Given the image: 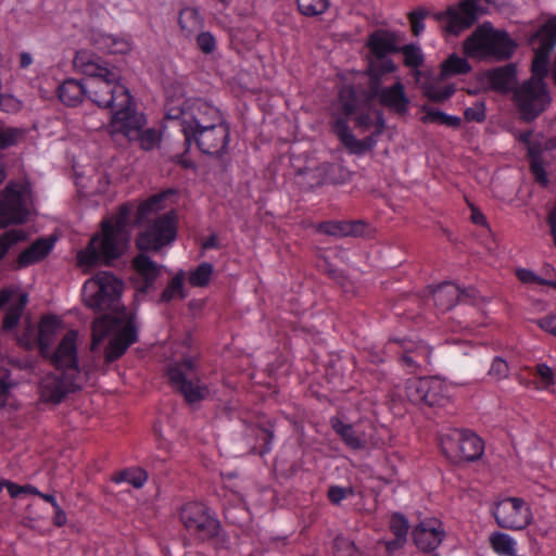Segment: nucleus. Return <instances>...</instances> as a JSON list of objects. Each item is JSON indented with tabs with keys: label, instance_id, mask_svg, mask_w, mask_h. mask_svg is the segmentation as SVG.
Returning a JSON list of instances; mask_svg holds the SVG:
<instances>
[{
	"label": "nucleus",
	"instance_id": "8fccbe9b",
	"mask_svg": "<svg viewBox=\"0 0 556 556\" xmlns=\"http://www.w3.org/2000/svg\"><path fill=\"white\" fill-rule=\"evenodd\" d=\"M389 528L394 538L407 541L409 522L402 513H393L391 515Z\"/></svg>",
	"mask_w": 556,
	"mask_h": 556
},
{
	"label": "nucleus",
	"instance_id": "20e7f679",
	"mask_svg": "<svg viewBox=\"0 0 556 556\" xmlns=\"http://www.w3.org/2000/svg\"><path fill=\"white\" fill-rule=\"evenodd\" d=\"M110 337L104 349L105 363L119 359L127 350L139 341L137 316L124 307L114 315H104L93 323L94 341Z\"/></svg>",
	"mask_w": 556,
	"mask_h": 556
},
{
	"label": "nucleus",
	"instance_id": "7c9ffc66",
	"mask_svg": "<svg viewBox=\"0 0 556 556\" xmlns=\"http://www.w3.org/2000/svg\"><path fill=\"white\" fill-rule=\"evenodd\" d=\"M228 142L229 141H216V143L213 144L212 141H184V146L186 147L185 153L175 154L173 161L184 168H193L194 163L186 155L193 143L203 154L219 155L226 149Z\"/></svg>",
	"mask_w": 556,
	"mask_h": 556
},
{
	"label": "nucleus",
	"instance_id": "72a5a7b5",
	"mask_svg": "<svg viewBox=\"0 0 556 556\" xmlns=\"http://www.w3.org/2000/svg\"><path fill=\"white\" fill-rule=\"evenodd\" d=\"M60 319L55 315H46L39 324L38 344L42 354L49 349L52 337L60 327Z\"/></svg>",
	"mask_w": 556,
	"mask_h": 556
},
{
	"label": "nucleus",
	"instance_id": "de8ad7c7",
	"mask_svg": "<svg viewBox=\"0 0 556 556\" xmlns=\"http://www.w3.org/2000/svg\"><path fill=\"white\" fill-rule=\"evenodd\" d=\"M424 123H434L439 125L458 126L460 119L456 116L447 115L439 110L425 109V115L422 116Z\"/></svg>",
	"mask_w": 556,
	"mask_h": 556
},
{
	"label": "nucleus",
	"instance_id": "423d86ee",
	"mask_svg": "<svg viewBox=\"0 0 556 556\" xmlns=\"http://www.w3.org/2000/svg\"><path fill=\"white\" fill-rule=\"evenodd\" d=\"M367 76L372 81H380L383 76L397 71V65L391 59L392 54L399 53L400 37L396 33L376 29L367 39Z\"/></svg>",
	"mask_w": 556,
	"mask_h": 556
},
{
	"label": "nucleus",
	"instance_id": "4be33fe9",
	"mask_svg": "<svg viewBox=\"0 0 556 556\" xmlns=\"http://www.w3.org/2000/svg\"><path fill=\"white\" fill-rule=\"evenodd\" d=\"M71 391L72 382L64 374H47L38 384L39 402L53 406L59 405Z\"/></svg>",
	"mask_w": 556,
	"mask_h": 556
},
{
	"label": "nucleus",
	"instance_id": "dca6fc26",
	"mask_svg": "<svg viewBox=\"0 0 556 556\" xmlns=\"http://www.w3.org/2000/svg\"><path fill=\"white\" fill-rule=\"evenodd\" d=\"M407 399L418 405L444 406L448 402L447 387L437 377L409 378L405 383Z\"/></svg>",
	"mask_w": 556,
	"mask_h": 556
},
{
	"label": "nucleus",
	"instance_id": "a211bd4d",
	"mask_svg": "<svg viewBox=\"0 0 556 556\" xmlns=\"http://www.w3.org/2000/svg\"><path fill=\"white\" fill-rule=\"evenodd\" d=\"M395 353L400 356L402 366L409 372H415L430 362L431 348L421 340L412 338H391L384 353Z\"/></svg>",
	"mask_w": 556,
	"mask_h": 556
},
{
	"label": "nucleus",
	"instance_id": "9b49d317",
	"mask_svg": "<svg viewBox=\"0 0 556 556\" xmlns=\"http://www.w3.org/2000/svg\"><path fill=\"white\" fill-rule=\"evenodd\" d=\"M122 281L110 271H100L84 285L83 295L87 306L97 311L109 309L118 302Z\"/></svg>",
	"mask_w": 556,
	"mask_h": 556
},
{
	"label": "nucleus",
	"instance_id": "b1692460",
	"mask_svg": "<svg viewBox=\"0 0 556 556\" xmlns=\"http://www.w3.org/2000/svg\"><path fill=\"white\" fill-rule=\"evenodd\" d=\"M74 66L87 77L85 80L104 77L117 72L115 68H110L109 63L101 56L88 50H79L76 52Z\"/></svg>",
	"mask_w": 556,
	"mask_h": 556
},
{
	"label": "nucleus",
	"instance_id": "c756f323",
	"mask_svg": "<svg viewBox=\"0 0 556 556\" xmlns=\"http://www.w3.org/2000/svg\"><path fill=\"white\" fill-rule=\"evenodd\" d=\"M517 78V67L509 63L488 73V81L491 88L498 92H508L511 90Z\"/></svg>",
	"mask_w": 556,
	"mask_h": 556
},
{
	"label": "nucleus",
	"instance_id": "5701e85b",
	"mask_svg": "<svg viewBox=\"0 0 556 556\" xmlns=\"http://www.w3.org/2000/svg\"><path fill=\"white\" fill-rule=\"evenodd\" d=\"M50 362L58 370L78 368L77 332L75 330H70L64 334L52 353Z\"/></svg>",
	"mask_w": 556,
	"mask_h": 556
},
{
	"label": "nucleus",
	"instance_id": "338daca9",
	"mask_svg": "<svg viewBox=\"0 0 556 556\" xmlns=\"http://www.w3.org/2000/svg\"><path fill=\"white\" fill-rule=\"evenodd\" d=\"M406 542V540L393 538L392 540L382 541L380 544L383 545L386 553L391 556L401 551Z\"/></svg>",
	"mask_w": 556,
	"mask_h": 556
},
{
	"label": "nucleus",
	"instance_id": "4c0bfd02",
	"mask_svg": "<svg viewBox=\"0 0 556 556\" xmlns=\"http://www.w3.org/2000/svg\"><path fill=\"white\" fill-rule=\"evenodd\" d=\"M441 71L445 77L465 75L471 71V65L465 58L453 53L442 63Z\"/></svg>",
	"mask_w": 556,
	"mask_h": 556
},
{
	"label": "nucleus",
	"instance_id": "37998d69",
	"mask_svg": "<svg viewBox=\"0 0 556 556\" xmlns=\"http://www.w3.org/2000/svg\"><path fill=\"white\" fill-rule=\"evenodd\" d=\"M25 240L26 233L21 229H11L0 235V262L15 244Z\"/></svg>",
	"mask_w": 556,
	"mask_h": 556
},
{
	"label": "nucleus",
	"instance_id": "bb28decb",
	"mask_svg": "<svg viewBox=\"0 0 556 556\" xmlns=\"http://www.w3.org/2000/svg\"><path fill=\"white\" fill-rule=\"evenodd\" d=\"M332 430L340 435L344 444L351 450H363L367 446V438L358 432L351 424H344L339 417L330 419Z\"/></svg>",
	"mask_w": 556,
	"mask_h": 556
},
{
	"label": "nucleus",
	"instance_id": "39448f33",
	"mask_svg": "<svg viewBox=\"0 0 556 556\" xmlns=\"http://www.w3.org/2000/svg\"><path fill=\"white\" fill-rule=\"evenodd\" d=\"M518 48L517 41L503 29L494 28L490 22L479 25L463 42V51L468 58L509 60Z\"/></svg>",
	"mask_w": 556,
	"mask_h": 556
},
{
	"label": "nucleus",
	"instance_id": "864d4df0",
	"mask_svg": "<svg viewBox=\"0 0 556 556\" xmlns=\"http://www.w3.org/2000/svg\"><path fill=\"white\" fill-rule=\"evenodd\" d=\"M354 491L352 488L341 485H331L327 491V498L333 505H340L342 501L352 496Z\"/></svg>",
	"mask_w": 556,
	"mask_h": 556
},
{
	"label": "nucleus",
	"instance_id": "6e6d98bb",
	"mask_svg": "<svg viewBox=\"0 0 556 556\" xmlns=\"http://www.w3.org/2000/svg\"><path fill=\"white\" fill-rule=\"evenodd\" d=\"M357 124L366 129H368L371 125L375 124L376 131L378 132L380 128H383L384 121L380 114L374 112L361 114L357 117Z\"/></svg>",
	"mask_w": 556,
	"mask_h": 556
},
{
	"label": "nucleus",
	"instance_id": "7ed1b4c3",
	"mask_svg": "<svg viewBox=\"0 0 556 556\" xmlns=\"http://www.w3.org/2000/svg\"><path fill=\"white\" fill-rule=\"evenodd\" d=\"M135 216V204L127 202L101 222V231L91 237L85 249L77 253V265L85 271L121 258L128 243V228Z\"/></svg>",
	"mask_w": 556,
	"mask_h": 556
},
{
	"label": "nucleus",
	"instance_id": "4468645a",
	"mask_svg": "<svg viewBox=\"0 0 556 556\" xmlns=\"http://www.w3.org/2000/svg\"><path fill=\"white\" fill-rule=\"evenodd\" d=\"M479 11V5L473 0H460L457 4L434 13L433 17L441 24L444 37H457L475 25Z\"/></svg>",
	"mask_w": 556,
	"mask_h": 556
},
{
	"label": "nucleus",
	"instance_id": "9d476101",
	"mask_svg": "<svg viewBox=\"0 0 556 556\" xmlns=\"http://www.w3.org/2000/svg\"><path fill=\"white\" fill-rule=\"evenodd\" d=\"M528 45L534 50L531 64L532 76L528 80L545 83L548 75V61L556 46V16L549 18L528 38Z\"/></svg>",
	"mask_w": 556,
	"mask_h": 556
},
{
	"label": "nucleus",
	"instance_id": "6e6552de",
	"mask_svg": "<svg viewBox=\"0 0 556 556\" xmlns=\"http://www.w3.org/2000/svg\"><path fill=\"white\" fill-rule=\"evenodd\" d=\"M178 515L186 533L197 542L204 543L214 540L222 529L216 514L202 502L185 503Z\"/></svg>",
	"mask_w": 556,
	"mask_h": 556
},
{
	"label": "nucleus",
	"instance_id": "09e8293b",
	"mask_svg": "<svg viewBox=\"0 0 556 556\" xmlns=\"http://www.w3.org/2000/svg\"><path fill=\"white\" fill-rule=\"evenodd\" d=\"M377 141H339V152L350 155H361L370 152Z\"/></svg>",
	"mask_w": 556,
	"mask_h": 556
},
{
	"label": "nucleus",
	"instance_id": "c85d7f7f",
	"mask_svg": "<svg viewBox=\"0 0 556 556\" xmlns=\"http://www.w3.org/2000/svg\"><path fill=\"white\" fill-rule=\"evenodd\" d=\"M87 80L65 79L58 88L60 101L67 106H76L87 97Z\"/></svg>",
	"mask_w": 556,
	"mask_h": 556
},
{
	"label": "nucleus",
	"instance_id": "0eeeda50",
	"mask_svg": "<svg viewBox=\"0 0 556 556\" xmlns=\"http://www.w3.org/2000/svg\"><path fill=\"white\" fill-rule=\"evenodd\" d=\"M169 386L179 392L188 404L205 400L210 390L201 380L199 366L193 358H184L170 364L166 369Z\"/></svg>",
	"mask_w": 556,
	"mask_h": 556
},
{
	"label": "nucleus",
	"instance_id": "393cba45",
	"mask_svg": "<svg viewBox=\"0 0 556 556\" xmlns=\"http://www.w3.org/2000/svg\"><path fill=\"white\" fill-rule=\"evenodd\" d=\"M53 238H38L23 250L14 262V269H23L45 260L54 248Z\"/></svg>",
	"mask_w": 556,
	"mask_h": 556
},
{
	"label": "nucleus",
	"instance_id": "052dcab7",
	"mask_svg": "<svg viewBox=\"0 0 556 556\" xmlns=\"http://www.w3.org/2000/svg\"><path fill=\"white\" fill-rule=\"evenodd\" d=\"M7 490H8L9 495L12 498H16L23 494H31V495L39 494V490L31 484L20 485L15 482H12V483H8Z\"/></svg>",
	"mask_w": 556,
	"mask_h": 556
},
{
	"label": "nucleus",
	"instance_id": "1a4fd4ad",
	"mask_svg": "<svg viewBox=\"0 0 556 556\" xmlns=\"http://www.w3.org/2000/svg\"><path fill=\"white\" fill-rule=\"evenodd\" d=\"M28 185L10 181L0 191V228L22 225L28 220L29 211Z\"/></svg>",
	"mask_w": 556,
	"mask_h": 556
},
{
	"label": "nucleus",
	"instance_id": "79ce46f5",
	"mask_svg": "<svg viewBox=\"0 0 556 556\" xmlns=\"http://www.w3.org/2000/svg\"><path fill=\"white\" fill-rule=\"evenodd\" d=\"M161 202V195H152L142 201L137 207L135 206L134 224L139 225L143 223L152 213L159 210Z\"/></svg>",
	"mask_w": 556,
	"mask_h": 556
},
{
	"label": "nucleus",
	"instance_id": "e2e57ef3",
	"mask_svg": "<svg viewBox=\"0 0 556 556\" xmlns=\"http://www.w3.org/2000/svg\"><path fill=\"white\" fill-rule=\"evenodd\" d=\"M464 116L468 122H482L485 118V110L483 103H478L471 108H467Z\"/></svg>",
	"mask_w": 556,
	"mask_h": 556
},
{
	"label": "nucleus",
	"instance_id": "f704fd0d",
	"mask_svg": "<svg viewBox=\"0 0 556 556\" xmlns=\"http://www.w3.org/2000/svg\"><path fill=\"white\" fill-rule=\"evenodd\" d=\"M493 551L500 556H516L517 541L509 534L504 532H493L489 539Z\"/></svg>",
	"mask_w": 556,
	"mask_h": 556
},
{
	"label": "nucleus",
	"instance_id": "ea45409f",
	"mask_svg": "<svg viewBox=\"0 0 556 556\" xmlns=\"http://www.w3.org/2000/svg\"><path fill=\"white\" fill-rule=\"evenodd\" d=\"M533 377L536 380V389L539 390H549L556 384L555 370L545 363L534 366Z\"/></svg>",
	"mask_w": 556,
	"mask_h": 556
},
{
	"label": "nucleus",
	"instance_id": "412c9836",
	"mask_svg": "<svg viewBox=\"0 0 556 556\" xmlns=\"http://www.w3.org/2000/svg\"><path fill=\"white\" fill-rule=\"evenodd\" d=\"M472 288L460 289L456 283L445 281L432 290L434 305L441 312L453 308L457 303L472 304L476 299Z\"/></svg>",
	"mask_w": 556,
	"mask_h": 556
},
{
	"label": "nucleus",
	"instance_id": "69168bd1",
	"mask_svg": "<svg viewBox=\"0 0 556 556\" xmlns=\"http://www.w3.org/2000/svg\"><path fill=\"white\" fill-rule=\"evenodd\" d=\"M517 277L520 281L529 283V282H535L539 285H547L549 280L542 279L538 277L533 271L525 268H520L517 270Z\"/></svg>",
	"mask_w": 556,
	"mask_h": 556
},
{
	"label": "nucleus",
	"instance_id": "f3484780",
	"mask_svg": "<svg viewBox=\"0 0 556 556\" xmlns=\"http://www.w3.org/2000/svg\"><path fill=\"white\" fill-rule=\"evenodd\" d=\"M516 105L525 121H533L549 104L551 97L546 83L525 80L514 93Z\"/></svg>",
	"mask_w": 556,
	"mask_h": 556
},
{
	"label": "nucleus",
	"instance_id": "13d9d810",
	"mask_svg": "<svg viewBox=\"0 0 556 556\" xmlns=\"http://www.w3.org/2000/svg\"><path fill=\"white\" fill-rule=\"evenodd\" d=\"M197 45L203 53L208 54L215 50L216 40L210 31H202L197 36Z\"/></svg>",
	"mask_w": 556,
	"mask_h": 556
},
{
	"label": "nucleus",
	"instance_id": "a18cd8bd",
	"mask_svg": "<svg viewBox=\"0 0 556 556\" xmlns=\"http://www.w3.org/2000/svg\"><path fill=\"white\" fill-rule=\"evenodd\" d=\"M399 53L404 56V65L410 68H418L424 63V54L419 46L409 43L400 46Z\"/></svg>",
	"mask_w": 556,
	"mask_h": 556
},
{
	"label": "nucleus",
	"instance_id": "aec40b11",
	"mask_svg": "<svg viewBox=\"0 0 556 556\" xmlns=\"http://www.w3.org/2000/svg\"><path fill=\"white\" fill-rule=\"evenodd\" d=\"M412 538L418 549L431 553L440 546L445 538L444 526L437 518L424 519L413 528Z\"/></svg>",
	"mask_w": 556,
	"mask_h": 556
},
{
	"label": "nucleus",
	"instance_id": "473e14b6",
	"mask_svg": "<svg viewBox=\"0 0 556 556\" xmlns=\"http://www.w3.org/2000/svg\"><path fill=\"white\" fill-rule=\"evenodd\" d=\"M317 170L320 176L318 185L344 184L351 175V172L340 163H325Z\"/></svg>",
	"mask_w": 556,
	"mask_h": 556
},
{
	"label": "nucleus",
	"instance_id": "3c124183",
	"mask_svg": "<svg viewBox=\"0 0 556 556\" xmlns=\"http://www.w3.org/2000/svg\"><path fill=\"white\" fill-rule=\"evenodd\" d=\"M333 553L334 556H363L354 542L344 536H337L333 540Z\"/></svg>",
	"mask_w": 556,
	"mask_h": 556
},
{
	"label": "nucleus",
	"instance_id": "a878e982",
	"mask_svg": "<svg viewBox=\"0 0 556 556\" xmlns=\"http://www.w3.org/2000/svg\"><path fill=\"white\" fill-rule=\"evenodd\" d=\"M366 223L358 220H327L316 226V230L334 237L363 236L366 230Z\"/></svg>",
	"mask_w": 556,
	"mask_h": 556
},
{
	"label": "nucleus",
	"instance_id": "cd10ccee",
	"mask_svg": "<svg viewBox=\"0 0 556 556\" xmlns=\"http://www.w3.org/2000/svg\"><path fill=\"white\" fill-rule=\"evenodd\" d=\"M132 266L138 276L142 279L140 291L148 292L160 275L159 265L144 253H140L134 257Z\"/></svg>",
	"mask_w": 556,
	"mask_h": 556
},
{
	"label": "nucleus",
	"instance_id": "58836bf2",
	"mask_svg": "<svg viewBox=\"0 0 556 556\" xmlns=\"http://www.w3.org/2000/svg\"><path fill=\"white\" fill-rule=\"evenodd\" d=\"M186 278L185 270L180 269L176 273V275L168 282L166 288L161 293V302H170L175 298L179 296L181 299L186 298L184 292V280Z\"/></svg>",
	"mask_w": 556,
	"mask_h": 556
},
{
	"label": "nucleus",
	"instance_id": "0e129e2a",
	"mask_svg": "<svg viewBox=\"0 0 556 556\" xmlns=\"http://www.w3.org/2000/svg\"><path fill=\"white\" fill-rule=\"evenodd\" d=\"M466 202L470 208L471 223L477 226H481V227H485V228L490 229L485 215L468 199H466Z\"/></svg>",
	"mask_w": 556,
	"mask_h": 556
},
{
	"label": "nucleus",
	"instance_id": "5fc2aeb1",
	"mask_svg": "<svg viewBox=\"0 0 556 556\" xmlns=\"http://www.w3.org/2000/svg\"><path fill=\"white\" fill-rule=\"evenodd\" d=\"M349 118L341 114L333 118L331 127L338 139H356L350 131Z\"/></svg>",
	"mask_w": 556,
	"mask_h": 556
},
{
	"label": "nucleus",
	"instance_id": "49530a36",
	"mask_svg": "<svg viewBox=\"0 0 556 556\" xmlns=\"http://www.w3.org/2000/svg\"><path fill=\"white\" fill-rule=\"evenodd\" d=\"M296 4L302 15L317 16L328 10L330 0H296Z\"/></svg>",
	"mask_w": 556,
	"mask_h": 556
},
{
	"label": "nucleus",
	"instance_id": "603ef678",
	"mask_svg": "<svg viewBox=\"0 0 556 556\" xmlns=\"http://www.w3.org/2000/svg\"><path fill=\"white\" fill-rule=\"evenodd\" d=\"M427 15L428 11L424 8H418L408 14L410 28L415 36H419L425 30V20Z\"/></svg>",
	"mask_w": 556,
	"mask_h": 556
},
{
	"label": "nucleus",
	"instance_id": "680f3d73",
	"mask_svg": "<svg viewBox=\"0 0 556 556\" xmlns=\"http://www.w3.org/2000/svg\"><path fill=\"white\" fill-rule=\"evenodd\" d=\"M131 49L130 40L127 36H114L111 42L110 53L124 54Z\"/></svg>",
	"mask_w": 556,
	"mask_h": 556
},
{
	"label": "nucleus",
	"instance_id": "6ab92c4d",
	"mask_svg": "<svg viewBox=\"0 0 556 556\" xmlns=\"http://www.w3.org/2000/svg\"><path fill=\"white\" fill-rule=\"evenodd\" d=\"M370 90L378 102L389 112L397 116L407 114L410 100L405 92L404 85L400 80L388 87H382L381 80L379 83L370 80Z\"/></svg>",
	"mask_w": 556,
	"mask_h": 556
},
{
	"label": "nucleus",
	"instance_id": "4d7b16f0",
	"mask_svg": "<svg viewBox=\"0 0 556 556\" xmlns=\"http://www.w3.org/2000/svg\"><path fill=\"white\" fill-rule=\"evenodd\" d=\"M508 372L509 368L507 362L502 357H494L489 369V375L496 380H501L506 378L508 376Z\"/></svg>",
	"mask_w": 556,
	"mask_h": 556
},
{
	"label": "nucleus",
	"instance_id": "f03ea898",
	"mask_svg": "<svg viewBox=\"0 0 556 556\" xmlns=\"http://www.w3.org/2000/svg\"><path fill=\"white\" fill-rule=\"evenodd\" d=\"M119 79V73L115 72L87 80V98L101 109L114 110L110 123L112 135H123L126 139H141L146 137L144 116L132 109L130 92Z\"/></svg>",
	"mask_w": 556,
	"mask_h": 556
},
{
	"label": "nucleus",
	"instance_id": "774afa93",
	"mask_svg": "<svg viewBox=\"0 0 556 556\" xmlns=\"http://www.w3.org/2000/svg\"><path fill=\"white\" fill-rule=\"evenodd\" d=\"M453 92H454L453 88L446 87L441 90L429 91L428 96L432 101L443 102V101L447 100L453 94Z\"/></svg>",
	"mask_w": 556,
	"mask_h": 556
},
{
	"label": "nucleus",
	"instance_id": "bf43d9fd",
	"mask_svg": "<svg viewBox=\"0 0 556 556\" xmlns=\"http://www.w3.org/2000/svg\"><path fill=\"white\" fill-rule=\"evenodd\" d=\"M113 35L94 31L91 35V43L99 50L110 53Z\"/></svg>",
	"mask_w": 556,
	"mask_h": 556
},
{
	"label": "nucleus",
	"instance_id": "c03bdc74",
	"mask_svg": "<svg viewBox=\"0 0 556 556\" xmlns=\"http://www.w3.org/2000/svg\"><path fill=\"white\" fill-rule=\"evenodd\" d=\"M26 303L27 296L23 294L18 304L8 309L2 320V329L4 331H11L18 325Z\"/></svg>",
	"mask_w": 556,
	"mask_h": 556
},
{
	"label": "nucleus",
	"instance_id": "2f4dec72",
	"mask_svg": "<svg viewBox=\"0 0 556 556\" xmlns=\"http://www.w3.org/2000/svg\"><path fill=\"white\" fill-rule=\"evenodd\" d=\"M359 91L352 85H344L338 93V112L345 117H352L357 113L361 103Z\"/></svg>",
	"mask_w": 556,
	"mask_h": 556
},
{
	"label": "nucleus",
	"instance_id": "ddd939ff",
	"mask_svg": "<svg viewBox=\"0 0 556 556\" xmlns=\"http://www.w3.org/2000/svg\"><path fill=\"white\" fill-rule=\"evenodd\" d=\"M444 455L452 462H473L484 452V443L475 432L466 429H453L440 439Z\"/></svg>",
	"mask_w": 556,
	"mask_h": 556
},
{
	"label": "nucleus",
	"instance_id": "a19ab883",
	"mask_svg": "<svg viewBox=\"0 0 556 556\" xmlns=\"http://www.w3.org/2000/svg\"><path fill=\"white\" fill-rule=\"evenodd\" d=\"M253 434L256 439L255 445L252 447V453L264 456L271 451L274 432L268 428L257 427L254 428Z\"/></svg>",
	"mask_w": 556,
	"mask_h": 556
},
{
	"label": "nucleus",
	"instance_id": "f257e3e1",
	"mask_svg": "<svg viewBox=\"0 0 556 556\" xmlns=\"http://www.w3.org/2000/svg\"><path fill=\"white\" fill-rule=\"evenodd\" d=\"M185 103L181 97H168L161 127L146 129V137L141 139H170L174 136L170 129L181 132L185 139H198L208 131L215 132L218 139H229V125L216 106L202 99H195L188 106L190 111H186Z\"/></svg>",
	"mask_w": 556,
	"mask_h": 556
},
{
	"label": "nucleus",
	"instance_id": "f8f14e48",
	"mask_svg": "<svg viewBox=\"0 0 556 556\" xmlns=\"http://www.w3.org/2000/svg\"><path fill=\"white\" fill-rule=\"evenodd\" d=\"M178 219L174 211L154 218L136 238V247L141 252H159L170 245L177 238Z\"/></svg>",
	"mask_w": 556,
	"mask_h": 556
},
{
	"label": "nucleus",
	"instance_id": "2eb2a0df",
	"mask_svg": "<svg viewBox=\"0 0 556 556\" xmlns=\"http://www.w3.org/2000/svg\"><path fill=\"white\" fill-rule=\"evenodd\" d=\"M496 525L506 530H525L533 520L530 504L516 496H507L497 501L492 508Z\"/></svg>",
	"mask_w": 556,
	"mask_h": 556
},
{
	"label": "nucleus",
	"instance_id": "c9c22d12",
	"mask_svg": "<svg viewBox=\"0 0 556 556\" xmlns=\"http://www.w3.org/2000/svg\"><path fill=\"white\" fill-rule=\"evenodd\" d=\"M114 483H128L136 489H141L148 481V472L140 467H130L117 471L113 477Z\"/></svg>",
	"mask_w": 556,
	"mask_h": 556
},
{
	"label": "nucleus",
	"instance_id": "e433bc0d",
	"mask_svg": "<svg viewBox=\"0 0 556 556\" xmlns=\"http://www.w3.org/2000/svg\"><path fill=\"white\" fill-rule=\"evenodd\" d=\"M214 276V266L208 262L200 263L194 269L186 274L188 283L192 288H206Z\"/></svg>",
	"mask_w": 556,
	"mask_h": 556
}]
</instances>
